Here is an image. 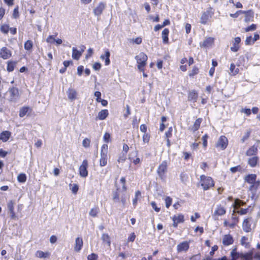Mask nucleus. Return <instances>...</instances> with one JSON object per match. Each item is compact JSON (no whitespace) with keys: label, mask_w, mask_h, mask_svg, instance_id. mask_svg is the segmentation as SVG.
Instances as JSON below:
<instances>
[{"label":"nucleus","mask_w":260,"mask_h":260,"mask_svg":"<svg viewBox=\"0 0 260 260\" xmlns=\"http://www.w3.org/2000/svg\"><path fill=\"white\" fill-rule=\"evenodd\" d=\"M256 177L257 176L255 174H248L244 177V181L251 184L249 188V190H256L259 187L260 181L256 180Z\"/></svg>","instance_id":"f257e3e1"},{"label":"nucleus","mask_w":260,"mask_h":260,"mask_svg":"<svg viewBox=\"0 0 260 260\" xmlns=\"http://www.w3.org/2000/svg\"><path fill=\"white\" fill-rule=\"evenodd\" d=\"M8 96V100L10 102L16 103L20 98V93L18 88L12 87L8 89L7 92Z\"/></svg>","instance_id":"f03ea898"},{"label":"nucleus","mask_w":260,"mask_h":260,"mask_svg":"<svg viewBox=\"0 0 260 260\" xmlns=\"http://www.w3.org/2000/svg\"><path fill=\"white\" fill-rule=\"evenodd\" d=\"M147 56L144 52L140 53L135 57L138 63V69L141 72H144V67L146 64L147 60Z\"/></svg>","instance_id":"7ed1b4c3"},{"label":"nucleus","mask_w":260,"mask_h":260,"mask_svg":"<svg viewBox=\"0 0 260 260\" xmlns=\"http://www.w3.org/2000/svg\"><path fill=\"white\" fill-rule=\"evenodd\" d=\"M200 179L201 185L205 190L209 189L214 185L213 180L210 177L201 175L200 176Z\"/></svg>","instance_id":"20e7f679"},{"label":"nucleus","mask_w":260,"mask_h":260,"mask_svg":"<svg viewBox=\"0 0 260 260\" xmlns=\"http://www.w3.org/2000/svg\"><path fill=\"white\" fill-rule=\"evenodd\" d=\"M101 157L100 159V165L101 167L105 166L107 164L108 160V145L103 144L101 150Z\"/></svg>","instance_id":"39448f33"},{"label":"nucleus","mask_w":260,"mask_h":260,"mask_svg":"<svg viewBox=\"0 0 260 260\" xmlns=\"http://www.w3.org/2000/svg\"><path fill=\"white\" fill-rule=\"evenodd\" d=\"M256 223L252 218L249 217L244 219L242 223V228L244 232L249 233L252 229L254 228Z\"/></svg>","instance_id":"423d86ee"},{"label":"nucleus","mask_w":260,"mask_h":260,"mask_svg":"<svg viewBox=\"0 0 260 260\" xmlns=\"http://www.w3.org/2000/svg\"><path fill=\"white\" fill-rule=\"evenodd\" d=\"M168 163L167 161L164 160L157 168V173L161 180H164L166 178V174L168 171Z\"/></svg>","instance_id":"0eeeda50"},{"label":"nucleus","mask_w":260,"mask_h":260,"mask_svg":"<svg viewBox=\"0 0 260 260\" xmlns=\"http://www.w3.org/2000/svg\"><path fill=\"white\" fill-rule=\"evenodd\" d=\"M88 161L86 159H84L82 161L81 165L79 167V175L81 177L85 178L88 176Z\"/></svg>","instance_id":"6e6552de"},{"label":"nucleus","mask_w":260,"mask_h":260,"mask_svg":"<svg viewBox=\"0 0 260 260\" xmlns=\"http://www.w3.org/2000/svg\"><path fill=\"white\" fill-rule=\"evenodd\" d=\"M226 213L225 208L221 205H217L212 215L213 217L216 218L219 216L224 215Z\"/></svg>","instance_id":"1a4fd4ad"},{"label":"nucleus","mask_w":260,"mask_h":260,"mask_svg":"<svg viewBox=\"0 0 260 260\" xmlns=\"http://www.w3.org/2000/svg\"><path fill=\"white\" fill-rule=\"evenodd\" d=\"M228 143V139L225 136H221L216 144V146L220 148L222 150H224L227 147Z\"/></svg>","instance_id":"9d476101"},{"label":"nucleus","mask_w":260,"mask_h":260,"mask_svg":"<svg viewBox=\"0 0 260 260\" xmlns=\"http://www.w3.org/2000/svg\"><path fill=\"white\" fill-rule=\"evenodd\" d=\"M106 8V4L103 2H101L93 9V13L96 16H100L103 13V11Z\"/></svg>","instance_id":"9b49d317"},{"label":"nucleus","mask_w":260,"mask_h":260,"mask_svg":"<svg viewBox=\"0 0 260 260\" xmlns=\"http://www.w3.org/2000/svg\"><path fill=\"white\" fill-rule=\"evenodd\" d=\"M222 243L225 246H229L234 243V239L230 234L224 235L222 237Z\"/></svg>","instance_id":"f8f14e48"},{"label":"nucleus","mask_w":260,"mask_h":260,"mask_svg":"<svg viewBox=\"0 0 260 260\" xmlns=\"http://www.w3.org/2000/svg\"><path fill=\"white\" fill-rule=\"evenodd\" d=\"M12 55V53L10 50L7 47H3L0 50V57L4 59L9 58Z\"/></svg>","instance_id":"ddd939ff"},{"label":"nucleus","mask_w":260,"mask_h":260,"mask_svg":"<svg viewBox=\"0 0 260 260\" xmlns=\"http://www.w3.org/2000/svg\"><path fill=\"white\" fill-rule=\"evenodd\" d=\"M214 39L212 37L206 38L203 42L200 43V46L202 48H208L212 46L213 44Z\"/></svg>","instance_id":"4468645a"},{"label":"nucleus","mask_w":260,"mask_h":260,"mask_svg":"<svg viewBox=\"0 0 260 260\" xmlns=\"http://www.w3.org/2000/svg\"><path fill=\"white\" fill-rule=\"evenodd\" d=\"M172 220L173 221V226L176 228L179 223L184 222V216L182 214L174 215L172 217Z\"/></svg>","instance_id":"2eb2a0df"},{"label":"nucleus","mask_w":260,"mask_h":260,"mask_svg":"<svg viewBox=\"0 0 260 260\" xmlns=\"http://www.w3.org/2000/svg\"><path fill=\"white\" fill-rule=\"evenodd\" d=\"M68 99L71 101H74L78 98V93L75 89L72 88H69L67 91Z\"/></svg>","instance_id":"dca6fc26"},{"label":"nucleus","mask_w":260,"mask_h":260,"mask_svg":"<svg viewBox=\"0 0 260 260\" xmlns=\"http://www.w3.org/2000/svg\"><path fill=\"white\" fill-rule=\"evenodd\" d=\"M189 248V243L187 241H184L179 243L177 246V250L178 252L186 251Z\"/></svg>","instance_id":"f3484780"},{"label":"nucleus","mask_w":260,"mask_h":260,"mask_svg":"<svg viewBox=\"0 0 260 260\" xmlns=\"http://www.w3.org/2000/svg\"><path fill=\"white\" fill-rule=\"evenodd\" d=\"M110 53L108 49H106L105 52L104 54H102L100 56V58L102 60H105V66H108L110 63Z\"/></svg>","instance_id":"a211bd4d"},{"label":"nucleus","mask_w":260,"mask_h":260,"mask_svg":"<svg viewBox=\"0 0 260 260\" xmlns=\"http://www.w3.org/2000/svg\"><path fill=\"white\" fill-rule=\"evenodd\" d=\"M83 246V240L81 238L78 237L75 240L74 250L76 252H79Z\"/></svg>","instance_id":"6ab92c4d"},{"label":"nucleus","mask_w":260,"mask_h":260,"mask_svg":"<svg viewBox=\"0 0 260 260\" xmlns=\"http://www.w3.org/2000/svg\"><path fill=\"white\" fill-rule=\"evenodd\" d=\"M258 161L259 157L257 156H253L248 159L247 163L251 167L254 168L256 166Z\"/></svg>","instance_id":"aec40b11"},{"label":"nucleus","mask_w":260,"mask_h":260,"mask_svg":"<svg viewBox=\"0 0 260 260\" xmlns=\"http://www.w3.org/2000/svg\"><path fill=\"white\" fill-rule=\"evenodd\" d=\"M109 115L108 110L104 109L102 110L98 113V116L96 118V119L103 120L105 119Z\"/></svg>","instance_id":"412c9836"},{"label":"nucleus","mask_w":260,"mask_h":260,"mask_svg":"<svg viewBox=\"0 0 260 260\" xmlns=\"http://www.w3.org/2000/svg\"><path fill=\"white\" fill-rule=\"evenodd\" d=\"M241 42V38L239 37H236L234 39V42L233 44V46L231 47V50L233 52H237L239 49V44Z\"/></svg>","instance_id":"4be33fe9"},{"label":"nucleus","mask_w":260,"mask_h":260,"mask_svg":"<svg viewBox=\"0 0 260 260\" xmlns=\"http://www.w3.org/2000/svg\"><path fill=\"white\" fill-rule=\"evenodd\" d=\"M11 135V133L9 131H4L0 134V140L6 142L9 139Z\"/></svg>","instance_id":"5701e85b"},{"label":"nucleus","mask_w":260,"mask_h":260,"mask_svg":"<svg viewBox=\"0 0 260 260\" xmlns=\"http://www.w3.org/2000/svg\"><path fill=\"white\" fill-rule=\"evenodd\" d=\"M198 97V94L197 92L193 90L190 91L188 93V100L189 101H192L193 102H196Z\"/></svg>","instance_id":"b1692460"},{"label":"nucleus","mask_w":260,"mask_h":260,"mask_svg":"<svg viewBox=\"0 0 260 260\" xmlns=\"http://www.w3.org/2000/svg\"><path fill=\"white\" fill-rule=\"evenodd\" d=\"M8 208L10 212L11 218L14 219L16 217V215H15V213L14 212V203L12 201H10L8 202Z\"/></svg>","instance_id":"393cba45"},{"label":"nucleus","mask_w":260,"mask_h":260,"mask_svg":"<svg viewBox=\"0 0 260 260\" xmlns=\"http://www.w3.org/2000/svg\"><path fill=\"white\" fill-rule=\"evenodd\" d=\"M257 148L254 145L250 147L246 151V155L247 156H256V154L257 153Z\"/></svg>","instance_id":"a878e982"},{"label":"nucleus","mask_w":260,"mask_h":260,"mask_svg":"<svg viewBox=\"0 0 260 260\" xmlns=\"http://www.w3.org/2000/svg\"><path fill=\"white\" fill-rule=\"evenodd\" d=\"M169 34V30L168 28H165L161 33V37L162 42L164 44H167L169 42L168 35Z\"/></svg>","instance_id":"bb28decb"},{"label":"nucleus","mask_w":260,"mask_h":260,"mask_svg":"<svg viewBox=\"0 0 260 260\" xmlns=\"http://www.w3.org/2000/svg\"><path fill=\"white\" fill-rule=\"evenodd\" d=\"M82 53L79 50H78L75 47L72 48V57L74 59L79 60L82 55Z\"/></svg>","instance_id":"cd10ccee"},{"label":"nucleus","mask_w":260,"mask_h":260,"mask_svg":"<svg viewBox=\"0 0 260 260\" xmlns=\"http://www.w3.org/2000/svg\"><path fill=\"white\" fill-rule=\"evenodd\" d=\"M243 253H239L237 251V247H235L231 252L230 255L231 257H233L235 259L241 258L242 255Z\"/></svg>","instance_id":"c85d7f7f"},{"label":"nucleus","mask_w":260,"mask_h":260,"mask_svg":"<svg viewBox=\"0 0 260 260\" xmlns=\"http://www.w3.org/2000/svg\"><path fill=\"white\" fill-rule=\"evenodd\" d=\"M239 72V70L238 68H236V66L234 63H232L230 65V75L232 76H235L238 74Z\"/></svg>","instance_id":"c756f323"},{"label":"nucleus","mask_w":260,"mask_h":260,"mask_svg":"<svg viewBox=\"0 0 260 260\" xmlns=\"http://www.w3.org/2000/svg\"><path fill=\"white\" fill-rule=\"evenodd\" d=\"M50 254L49 252H43L41 250H38L36 253V256L39 258H47L49 257Z\"/></svg>","instance_id":"7c9ffc66"},{"label":"nucleus","mask_w":260,"mask_h":260,"mask_svg":"<svg viewBox=\"0 0 260 260\" xmlns=\"http://www.w3.org/2000/svg\"><path fill=\"white\" fill-rule=\"evenodd\" d=\"M230 171L233 173H235L237 172H240L241 173H243V172H246V169L245 168H243L241 166L238 165V166L231 168Z\"/></svg>","instance_id":"2f4dec72"},{"label":"nucleus","mask_w":260,"mask_h":260,"mask_svg":"<svg viewBox=\"0 0 260 260\" xmlns=\"http://www.w3.org/2000/svg\"><path fill=\"white\" fill-rule=\"evenodd\" d=\"M101 239L103 242L106 243L109 247H110L111 240L108 234H103L101 237Z\"/></svg>","instance_id":"473e14b6"},{"label":"nucleus","mask_w":260,"mask_h":260,"mask_svg":"<svg viewBox=\"0 0 260 260\" xmlns=\"http://www.w3.org/2000/svg\"><path fill=\"white\" fill-rule=\"evenodd\" d=\"M209 12L207 11L204 12L201 17L200 22L202 24H205L207 23V21L209 19Z\"/></svg>","instance_id":"72a5a7b5"},{"label":"nucleus","mask_w":260,"mask_h":260,"mask_svg":"<svg viewBox=\"0 0 260 260\" xmlns=\"http://www.w3.org/2000/svg\"><path fill=\"white\" fill-rule=\"evenodd\" d=\"M245 21L246 22L252 21L254 16L253 12L251 10L247 11L245 13Z\"/></svg>","instance_id":"f704fd0d"},{"label":"nucleus","mask_w":260,"mask_h":260,"mask_svg":"<svg viewBox=\"0 0 260 260\" xmlns=\"http://www.w3.org/2000/svg\"><path fill=\"white\" fill-rule=\"evenodd\" d=\"M241 260H253L252 252L250 251L243 253Z\"/></svg>","instance_id":"c9c22d12"},{"label":"nucleus","mask_w":260,"mask_h":260,"mask_svg":"<svg viewBox=\"0 0 260 260\" xmlns=\"http://www.w3.org/2000/svg\"><path fill=\"white\" fill-rule=\"evenodd\" d=\"M202 121V118H199L194 122L193 125L192 127V129L193 132L197 131L200 126V124Z\"/></svg>","instance_id":"e433bc0d"},{"label":"nucleus","mask_w":260,"mask_h":260,"mask_svg":"<svg viewBox=\"0 0 260 260\" xmlns=\"http://www.w3.org/2000/svg\"><path fill=\"white\" fill-rule=\"evenodd\" d=\"M33 47V43L31 40H27L24 44V49L27 51H31Z\"/></svg>","instance_id":"4c0bfd02"},{"label":"nucleus","mask_w":260,"mask_h":260,"mask_svg":"<svg viewBox=\"0 0 260 260\" xmlns=\"http://www.w3.org/2000/svg\"><path fill=\"white\" fill-rule=\"evenodd\" d=\"M29 109V107H23L20 108L19 110V115L20 117H24L26 113L28 112V110Z\"/></svg>","instance_id":"58836bf2"},{"label":"nucleus","mask_w":260,"mask_h":260,"mask_svg":"<svg viewBox=\"0 0 260 260\" xmlns=\"http://www.w3.org/2000/svg\"><path fill=\"white\" fill-rule=\"evenodd\" d=\"M99 208L98 207H95L90 210L89 214L93 217H95L99 213Z\"/></svg>","instance_id":"ea45409f"},{"label":"nucleus","mask_w":260,"mask_h":260,"mask_svg":"<svg viewBox=\"0 0 260 260\" xmlns=\"http://www.w3.org/2000/svg\"><path fill=\"white\" fill-rule=\"evenodd\" d=\"M16 64V62L12 61H9L7 64V70L8 72H12L14 69V67Z\"/></svg>","instance_id":"a19ab883"},{"label":"nucleus","mask_w":260,"mask_h":260,"mask_svg":"<svg viewBox=\"0 0 260 260\" xmlns=\"http://www.w3.org/2000/svg\"><path fill=\"white\" fill-rule=\"evenodd\" d=\"M248 238L245 236H243L240 240L241 245L244 246L245 247H248L249 245V242H247Z\"/></svg>","instance_id":"79ce46f5"},{"label":"nucleus","mask_w":260,"mask_h":260,"mask_svg":"<svg viewBox=\"0 0 260 260\" xmlns=\"http://www.w3.org/2000/svg\"><path fill=\"white\" fill-rule=\"evenodd\" d=\"M17 180L19 182H25L26 180V176L25 174L23 173L19 174L17 176Z\"/></svg>","instance_id":"37998d69"},{"label":"nucleus","mask_w":260,"mask_h":260,"mask_svg":"<svg viewBox=\"0 0 260 260\" xmlns=\"http://www.w3.org/2000/svg\"><path fill=\"white\" fill-rule=\"evenodd\" d=\"M70 187L74 194H76L77 193L79 187L77 184H74L73 185L70 184Z\"/></svg>","instance_id":"c03bdc74"},{"label":"nucleus","mask_w":260,"mask_h":260,"mask_svg":"<svg viewBox=\"0 0 260 260\" xmlns=\"http://www.w3.org/2000/svg\"><path fill=\"white\" fill-rule=\"evenodd\" d=\"M9 26L7 24H3L1 27V30L4 34H8L9 31Z\"/></svg>","instance_id":"a18cd8bd"},{"label":"nucleus","mask_w":260,"mask_h":260,"mask_svg":"<svg viewBox=\"0 0 260 260\" xmlns=\"http://www.w3.org/2000/svg\"><path fill=\"white\" fill-rule=\"evenodd\" d=\"M141 193L139 190H137L135 192V197L133 200V205L136 206L137 204L138 198L141 196Z\"/></svg>","instance_id":"49530a36"},{"label":"nucleus","mask_w":260,"mask_h":260,"mask_svg":"<svg viewBox=\"0 0 260 260\" xmlns=\"http://www.w3.org/2000/svg\"><path fill=\"white\" fill-rule=\"evenodd\" d=\"M142 42V39L141 37H137L135 39H132L130 40V42L136 44H140Z\"/></svg>","instance_id":"de8ad7c7"},{"label":"nucleus","mask_w":260,"mask_h":260,"mask_svg":"<svg viewBox=\"0 0 260 260\" xmlns=\"http://www.w3.org/2000/svg\"><path fill=\"white\" fill-rule=\"evenodd\" d=\"M90 140L88 138H85L83 140L82 145L85 148H88L90 146Z\"/></svg>","instance_id":"09e8293b"},{"label":"nucleus","mask_w":260,"mask_h":260,"mask_svg":"<svg viewBox=\"0 0 260 260\" xmlns=\"http://www.w3.org/2000/svg\"><path fill=\"white\" fill-rule=\"evenodd\" d=\"M172 202V199L170 197H167L165 199V204L167 208H169L171 205Z\"/></svg>","instance_id":"8fccbe9b"},{"label":"nucleus","mask_w":260,"mask_h":260,"mask_svg":"<svg viewBox=\"0 0 260 260\" xmlns=\"http://www.w3.org/2000/svg\"><path fill=\"white\" fill-rule=\"evenodd\" d=\"M104 141L106 143H109L111 141V135L108 133H106L103 137Z\"/></svg>","instance_id":"3c124183"},{"label":"nucleus","mask_w":260,"mask_h":260,"mask_svg":"<svg viewBox=\"0 0 260 260\" xmlns=\"http://www.w3.org/2000/svg\"><path fill=\"white\" fill-rule=\"evenodd\" d=\"M256 29V25L254 24H252L250 26L246 27L244 29L246 32L250 31H253Z\"/></svg>","instance_id":"603ef678"},{"label":"nucleus","mask_w":260,"mask_h":260,"mask_svg":"<svg viewBox=\"0 0 260 260\" xmlns=\"http://www.w3.org/2000/svg\"><path fill=\"white\" fill-rule=\"evenodd\" d=\"M254 44V42L253 41V39L251 36H249L246 38L245 40V45H251Z\"/></svg>","instance_id":"864d4df0"},{"label":"nucleus","mask_w":260,"mask_h":260,"mask_svg":"<svg viewBox=\"0 0 260 260\" xmlns=\"http://www.w3.org/2000/svg\"><path fill=\"white\" fill-rule=\"evenodd\" d=\"M244 204V203L242 201H241L238 199H236L235 200L234 204L233 205V206L234 208H236V207H239L241 205H243Z\"/></svg>","instance_id":"5fc2aeb1"},{"label":"nucleus","mask_w":260,"mask_h":260,"mask_svg":"<svg viewBox=\"0 0 260 260\" xmlns=\"http://www.w3.org/2000/svg\"><path fill=\"white\" fill-rule=\"evenodd\" d=\"M199 72V69L197 67H194L190 72V73L189 74V76H193L195 75H197Z\"/></svg>","instance_id":"6e6d98bb"},{"label":"nucleus","mask_w":260,"mask_h":260,"mask_svg":"<svg viewBox=\"0 0 260 260\" xmlns=\"http://www.w3.org/2000/svg\"><path fill=\"white\" fill-rule=\"evenodd\" d=\"M143 142L144 143L148 144L149 141L150 136L148 134H144L143 136Z\"/></svg>","instance_id":"4d7b16f0"},{"label":"nucleus","mask_w":260,"mask_h":260,"mask_svg":"<svg viewBox=\"0 0 260 260\" xmlns=\"http://www.w3.org/2000/svg\"><path fill=\"white\" fill-rule=\"evenodd\" d=\"M250 134V131H247L244 134L242 138L241 139V141L242 143H244L245 142V141L249 137Z\"/></svg>","instance_id":"13d9d810"},{"label":"nucleus","mask_w":260,"mask_h":260,"mask_svg":"<svg viewBox=\"0 0 260 260\" xmlns=\"http://www.w3.org/2000/svg\"><path fill=\"white\" fill-rule=\"evenodd\" d=\"M13 16L15 18H18L19 17L18 7L15 8L13 11Z\"/></svg>","instance_id":"bf43d9fd"},{"label":"nucleus","mask_w":260,"mask_h":260,"mask_svg":"<svg viewBox=\"0 0 260 260\" xmlns=\"http://www.w3.org/2000/svg\"><path fill=\"white\" fill-rule=\"evenodd\" d=\"M208 135L207 134L205 135L202 137V140H203V145L204 147H206L207 146V139H208Z\"/></svg>","instance_id":"052dcab7"},{"label":"nucleus","mask_w":260,"mask_h":260,"mask_svg":"<svg viewBox=\"0 0 260 260\" xmlns=\"http://www.w3.org/2000/svg\"><path fill=\"white\" fill-rule=\"evenodd\" d=\"M101 64L99 62H95L93 64V69L95 71H99L101 69Z\"/></svg>","instance_id":"680f3d73"},{"label":"nucleus","mask_w":260,"mask_h":260,"mask_svg":"<svg viewBox=\"0 0 260 260\" xmlns=\"http://www.w3.org/2000/svg\"><path fill=\"white\" fill-rule=\"evenodd\" d=\"M98 258V255L94 253H92L89 255L87 257L88 260H96Z\"/></svg>","instance_id":"e2e57ef3"},{"label":"nucleus","mask_w":260,"mask_h":260,"mask_svg":"<svg viewBox=\"0 0 260 260\" xmlns=\"http://www.w3.org/2000/svg\"><path fill=\"white\" fill-rule=\"evenodd\" d=\"M53 36L50 35L46 39V42L48 43H53L54 42Z\"/></svg>","instance_id":"0e129e2a"},{"label":"nucleus","mask_w":260,"mask_h":260,"mask_svg":"<svg viewBox=\"0 0 260 260\" xmlns=\"http://www.w3.org/2000/svg\"><path fill=\"white\" fill-rule=\"evenodd\" d=\"M151 205L153 208V209L157 212H158L160 211V208H158L156 206V203L154 202H152L151 203Z\"/></svg>","instance_id":"69168bd1"},{"label":"nucleus","mask_w":260,"mask_h":260,"mask_svg":"<svg viewBox=\"0 0 260 260\" xmlns=\"http://www.w3.org/2000/svg\"><path fill=\"white\" fill-rule=\"evenodd\" d=\"M140 131L144 134H147V126L145 124H141L140 127Z\"/></svg>","instance_id":"338daca9"},{"label":"nucleus","mask_w":260,"mask_h":260,"mask_svg":"<svg viewBox=\"0 0 260 260\" xmlns=\"http://www.w3.org/2000/svg\"><path fill=\"white\" fill-rule=\"evenodd\" d=\"M93 54V49L92 48H89L87 50V53L86 55L85 58L87 59L88 57L92 56Z\"/></svg>","instance_id":"774afa93"}]
</instances>
